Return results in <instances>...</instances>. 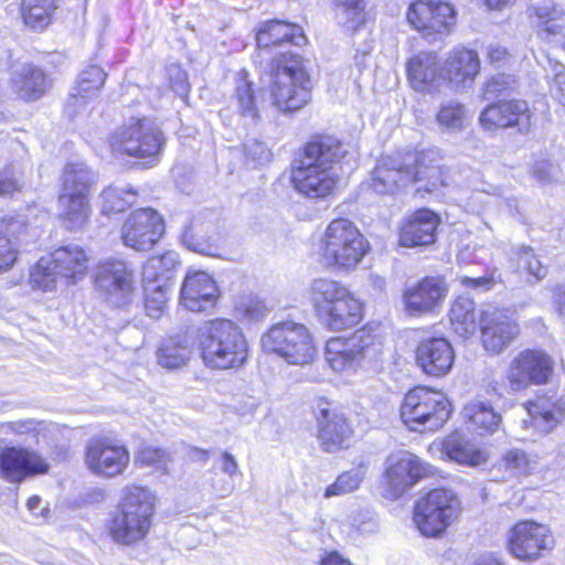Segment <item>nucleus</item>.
I'll list each match as a JSON object with an SVG mask.
<instances>
[{
	"label": "nucleus",
	"mask_w": 565,
	"mask_h": 565,
	"mask_svg": "<svg viewBox=\"0 0 565 565\" xmlns=\"http://www.w3.org/2000/svg\"><path fill=\"white\" fill-rule=\"evenodd\" d=\"M13 85L19 96L25 100L39 99L49 87L44 72L32 65L22 66L13 78Z\"/></svg>",
	"instance_id": "obj_38"
},
{
	"label": "nucleus",
	"mask_w": 565,
	"mask_h": 565,
	"mask_svg": "<svg viewBox=\"0 0 565 565\" xmlns=\"http://www.w3.org/2000/svg\"><path fill=\"white\" fill-rule=\"evenodd\" d=\"M436 121L441 129L448 132H459L468 122L466 107L454 100L445 103L439 107Z\"/></svg>",
	"instance_id": "obj_48"
},
{
	"label": "nucleus",
	"mask_w": 565,
	"mask_h": 565,
	"mask_svg": "<svg viewBox=\"0 0 565 565\" xmlns=\"http://www.w3.org/2000/svg\"><path fill=\"white\" fill-rule=\"evenodd\" d=\"M526 411L531 417V425L541 433L547 434L561 422L565 407L553 394L537 396L536 399L529 401Z\"/></svg>",
	"instance_id": "obj_30"
},
{
	"label": "nucleus",
	"mask_w": 565,
	"mask_h": 565,
	"mask_svg": "<svg viewBox=\"0 0 565 565\" xmlns=\"http://www.w3.org/2000/svg\"><path fill=\"white\" fill-rule=\"evenodd\" d=\"M497 95V128H512L521 135H529L532 128V113L525 100H499Z\"/></svg>",
	"instance_id": "obj_33"
},
{
	"label": "nucleus",
	"mask_w": 565,
	"mask_h": 565,
	"mask_svg": "<svg viewBox=\"0 0 565 565\" xmlns=\"http://www.w3.org/2000/svg\"><path fill=\"white\" fill-rule=\"evenodd\" d=\"M30 285L33 289L51 291L62 286V278L53 265L52 257H42L31 268Z\"/></svg>",
	"instance_id": "obj_45"
},
{
	"label": "nucleus",
	"mask_w": 565,
	"mask_h": 565,
	"mask_svg": "<svg viewBox=\"0 0 565 565\" xmlns=\"http://www.w3.org/2000/svg\"><path fill=\"white\" fill-rule=\"evenodd\" d=\"M137 193L132 189L108 186L100 193V210L105 215L124 212L136 202Z\"/></svg>",
	"instance_id": "obj_47"
},
{
	"label": "nucleus",
	"mask_w": 565,
	"mask_h": 565,
	"mask_svg": "<svg viewBox=\"0 0 565 565\" xmlns=\"http://www.w3.org/2000/svg\"><path fill=\"white\" fill-rule=\"evenodd\" d=\"M260 343L265 352L290 365H309L318 355L312 331L305 323L292 320L274 324L263 334Z\"/></svg>",
	"instance_id": "obj_7"
},
{
	"label": "nucleus",
	"mask_w": 565,
	"mask_h": 565,
	"mask_svg": "<svg viewBox=\"0 0 565 565\" xmlns=\"http://www.w3.org/2000/svg\"><path fill=\"white\" fill-rule=\"evenodd\" d=\"M318 420V438L324 451L335 452L349 446L352 429L343 415L323 409Z\"/></svg>",
	"instance_id": "obj_28"
},
{
	"label": "nucleus",
	"mask_w": 565,
	"mask_h": 565,
	"mask_svg": "<svg viewBox=\"0 0 565 565\" xmlns=\"http://www.w3.org/2000/svg\"><path fill=\"white\" fill-rule=\"evenodd\" d=\"M531 174L536 182L550 184L559 181L561 169L558 164L547 159H539L532 164Z\"/></svg>",
	"instance_id": "obj_58"
},
{
	"label": "nucleus",
	"mask_w": 565,
	"mask_h": 565,
	"mask_svg": "<svg viewBox=\"0 0 565 565\" xmlns=\"http://www.w3.org/2000/svg\"><path fill=\"white\" fill-rule=\"evenodd\" d=\"M23 186L22 177L14 171L12 164L0 170V195H12Z\"/></svg>",
	"instance_id": "obj_59"
},
{
	"label": "nucleus",
	"mask_w": 565,
	"mask_h": 565,
	"mask_svg": "<svg viewBox=\"0 0 565 565\" xmlns=\"http://www.w3.org/2000/svg\"><path fill=\"white\" fill-rule=\"evenodd\" d=\"M534 14L540 20L537 33L545 41L558 42L565 50V12L552 1L534 7Z\"/></svg>",
	"instance_id": "obj_34"
},
{
	"label": "nucleus",
	"mask_w": 565,
	"mask_h": 565,
	"mask_svg": "<svg viewBox=\"0 0 565 565\" xmlns=\"http://www.w3.org/2000/svg\"><path fill=\"white\" fill-rule=\"evenodd\" d=\"M462 415L469 429L479 435L491 433L494 426V409L490 402L473 401L462 409Z\"/></svg>",
	"instance_id": "obj_42"
},
{
	"label": "nucleus",
	"mask_w": 565,
	"mask_h": 565,
	"mask_svg": "<svg viewBox=\"0 0 565 565\" xmlns=\"http://www.w3.org/2000/svg\"><path fill=\"white\" fill-rule=\"evenodd\" d=\"M460 512L457 494L439 488L417 500L413 520L424 536L439 537L458 519Z\"/></svg>",
	"instance_id": "obj_10"
},
{
	"label": "nucleus",
	"mask_w": 565,
	"mask_h": 565,
	"mask_svg": "<svg viewBox=\"0 0 565 565\" xmlns=\"http://www.w3.org/2000/svg\"><path fill=\"white\" fill-rule=\"evenodd\" d=\"M169 76L171 88L181 97L186 96L189 92L186 74L180 67L171 66L169 68Z\"/></svg>",
	"instance_id": "obj_62"
},
{
	"label": "nucleus",
	"mask_w": 565,
	"mask_h": 565,
	"mask_svg": "<svg viewBox=\"0 0 565 565\" xmlns=\"http://www.w3.org/2000/svg\"><path fill=\"white\" fill-rule=\"evenodd\" d=\"M375 352V337L362 328L350 337H334L326 343V361L335 372L355 370Z\"/></svg>",
	"instance_id": "obj_12"
},
{
	"label": "nucleus",
	"mask_w": 565,
	"mask_h": 565,
	"mask_svg": "<svg viewBox=\"0 0 565 565\" xmlns=\"http://www.w3.org/2000/svg\"><path fill=\"white\" fill-rule=\"evenodd\" d=\"M95 285L109 303L121 307L134 291V275L125 262L108 259L98 265Z\"/></svg>",
	"instance_id": "obj_19"
},
{
	"label": "nucleus",
	"mask_w": 565,
	"mask_h": 565,
	"mask_svg": "<svg viewBox=\"0 0 565 565\" xmlns=\"http://www.w3.org/2000/svg\"><path fill=\"white\" fill-rule=\"evenodd\" d=\"M448 295V286L440 277H425L403 292L405 310L412 316L434 312Z\"/></svg>",
	"instance_id": "obj_21"
},
{
	"label": "nucleus",
	"mask_w": 565,
	"mask_h": 565,
	"mask_svg": "<svg viewBox=\"0 0 565 565\" xmlns=\"http://www.w3.org/2000/svg\"><path fill=\"white\" fill-rule=\"evenodd\" d=\"M435 468L408 451L391 454L385 461L384 486L388 497L399 498L420 479L435 475Z\"/></svg>",
	"instance_id": "obj_13"
},
{
	"label": "nucleus",
	"mask_w": 565,
	"mask_h": 565,
	"mask_svg": "<svg viewBox=\"0 0 565 565\" xmlns=\"http://www.w3.org/2000/svg\"><path fill=\"white\" fill-rule=\"evenodd\" d=\"M544 70L546 77L552 82L551 94L565 106V65L547 55Z\"/></svg>",
	"instance_id": "obj_55"
},
{
	"label": "nucleus",
	"mask_w": 565,
	"mask_h": 565,
	"mask_svg": "<svg viewBox=\"0 0 565 565\" xmlns=\"http://www.w3.org/2000/svg\"><path fill=\"white\" fill-rule=\"evenodd\" d=\"M364 479V471L362 468L352 469L340 475L337 480L330 484L324 492L326 498L334 495H344L356 490Z\"/></svg>",
	"instance_id": "obj_54"
},
{
	"label": "nucleus",
	"mask_w": 565,
	"mask_h": 565,
	"mask_svg": "<svg viewBox=\"0 0 565 565\" xmlns=\"http://www.w3.org/2000/svg\"><path fill=\"white\" fill-rule=\"evenodd\" d=\"M344 156L342 143L331 136L318 137L303 148V154L294 167L291 182L308 199H326L333 193L338 178L333 166Z\"/></svg>",
	"instance_id": "obj_1"
},
{
	"label": "nucleus",
	"mask_w": 565,
	"mask_h": 565,
	"mask_svg": "<svg viewBox=\"0 0 565 565\" xmlns=\"http://www.w3.org/2000/svg\"><path fill=\"white\" fill-rule=\"evenodd\" d=\"M154 504L156 497L149 489L136 484L125 487L107 524L113 541L121 545L142 541L150 530Z\"/></svg>",
	"instance_id": "obj_3"
},
{
	"label": "nucleus",
	"mask_w": 565,
	"mask_h": 565,
	"mask_svg": "<svg viewBox=\"0 0 565 565\" xmlns=\"http://www.w3.org/2000/svg\"><path fill=\"white\" fill-rule=\"evenodd\" d=\"M554 370L552 358L542 350H524L511 362L507 379L513 391L530 385H543L550 380Z\"/></svg>",
	"instance_id": "obj_16"
},
{
	"label": "nucleus",
	"mask_w": 565,
	"mask_h": 565,
	"mask_svg": "<svg viewBox=\"0 0 565 565\" xmlns=\"http://www.w3.org/2000/svg\"><path fill=\"white\" fill-rule=\"evenodd\" d=\"M407 20L426 38L446 35L456 23V12L447 2L416 0L408 8Z\"/></svg>",
	"instance_id": "obj_17"
},
{
	"label": "nucleus",
	"mask_w": 565,
	"mask_h": 565,
	"mask_svg": "<svg viewBox=\"0 0 565 565\" xmlns=\"http://www.w3.org/2000/svg\"><path fill=\"white\" fill-rule=\"evenodd\" d=\"M44 428L45 426L43 422H39L33 418L18 419L14 422L2 423L0 425L1 433L7 435L11 434L19 438L28 436L35 438Z\"/></svg>",
	"instance_id": "obj_56"
},
{
	"label": "nucleus",
	"mask_w": 565,
	"mask_h": 565,
	"mask_svg": "<svg viewBox=\"0 0 565 565\" xmlns=\"http://www.w3.org/2000/svg\"><path fill=\"white\" fill-rule=\"evenodd\" d=\"M235 310L242 320L248 322L260 321L269 312L265 302L254 295L242 296L235 305Z\"/></svg>",
	"instance_id": "obj_52"
},
{
	"label": "nucleus",
	"mask_w": 565,
	"mask_h": 565,
	"mask_svg": "<svg viewBox=\"0 0 565 565\" xmlns=\"http://www.w3.org/2000/svg\"><path fill=\"white\" fill-rule=\"evenodd\" d=\"M502 463L511 477L527 475L533 469V462L527 455L520 449L509 450L504 455Z\"/></svg>",
	"instance_id": "obj_57"
},
{
	"label": "nucleus",
	"mask_w": 565,
	"mask_h": 565,
	"mask_svg": "<svg viewBox=\"0 0 565 565\" xmlns=\"http://www.w3.org/2000/svg\"><path fill=\"white\" fill-rule=\"evenodd\" d=\"M256 41L259 47L266 49L282 42L300 46L307 42V39L301 26L280 20H273L264 22L259 26Z\"/></svg>",
	"instance_id": "obj_32"
},
{
	"label": "nucleus",
	"mask_w": 565,
	"mask_h": 565,
	"mask_svg": "<svg viewBox=\"0 0 565 565\" xmlns=\"http://www.w3.org/2000/svg\"><path fill=\"white\" fill-rule=\"evenodd\" d=\"M142 281L146 313L150 318L158 319L167 307L171 284H167L166 275H161L159 279H147L142 277Z\"/></svg>",
	"instance_id": "obj_40"
},
{
	"label": "nucleus",
	"mask_w": 565,
	"mask_h": 565,
	"mask_svg": "<svg viewBox=\"0 0 565 565\" xmlns=\"http://www.w3.org/2000/svg\"><path fill=\"white\" fill-rule=\"evenodd\" d=\"M25 231L24 220L8 216L0 222V273L10 270L19 255L20 235Z\"/></svg>",
	"instance_id": "obj_31"
},
{
	"label": "nucleus",
	"mask_w": 565,
	"mask_h": 565,
	"mask_svg": "<svg viewBox=\"0 0 565 565\" xmlns=\"http://www.w3.org/2000/svg\"><path fill=\"white\" fill-rule=\"evenodd\" d=\"M554 540L548 526L534 521H521L510 531L508 550L515 558L533 562L544 551L552 550Z\"/></svg>",
	"instance_id": "obj_15"
},
{
	"label": "nucleus",
	"mask_w": 565,
	"mask_h": 565,
	"mask_svg": "<svg viewBox=\"0 0 565 565\" xmlns=\"http://www.w3.org/2000/svg\"><path fill=\"white\" fill-rule=\"evenodd\" d=\"M269 93L273 105L281 113H294L311 99L310 79L303 68L302 57L282 53L270 62Z\"/></svg>",
	"instance_id": "obj_6"
},
{
	"label": "nucleus",
	"mask_w": 565,
	"mask_h": 565,
	"mask_svg": "<svg viewBox=\"0 0 565 565\" xmlns=\"http://www.w3.org/2000/svg\"><path fill=\"white\" fill-rule=\"evenodd\" d=\"M94 183L95 175L85 163L74 162L65 166L62 193L89 195Z\"/></svg>",
	"instance_id": "obj_41"
},
{
	"label": "nucleus",
	"mask_w": 565,
	"mask_h": 565,
	"mask_svg": "<svg viewBox=\"0 0 565 565\" xmlns=\"http://www.w3.org/2000/svg\"><path fill=\"white\" fill-rule=\"evenodd\" d=\"M454 361L455 351L445 338L425 339L417 347L416 363L429 376L443 377L447 375Z\"/></svg>",
	"instance_id": "obj_24"
},
{
	"label": "nucleus",
	"mask_w": 565,
	"mask_h": 565,
	"mask_svg": "<svg viewBox=\"0 0 565 565\" xmlns=\"http://www.w3.org/2000/svg\"><path fill=\"white\" fill-rule=\"evenodd\" d=\"M140 461L148 466H157L164 462L166 452L159 448L147 447L140 451Z\"/></svg>",
	"instance_id": "obj_63"
},
{
	"label": "nucleus",
	"mask_w": 565,
	"mask_h": 565,
	"mask_svg": "<svg viewBox=\"0 0 565 565\" xmlns=\"http://www.w3.org/2000/svg\"><path fill=\"white\" fill-rule=\"evenodd\" d=\"M513 308L497 310V353L508 347L520 333Z\"/></svg>",
	"instance_id": "obj_50"
},
{
	"label": "nucleus",
	"mask_w": 565,
	"mask_h": 565,
	"mask_svg": "<svg viewBox=\"0 0 565 565\" xmlns=\"http://www.w3.org/2000/svg\"><path fill=\"white\" fill-rule=\"evenodd\" d=\"M166 138L150 118H130L109 137L114 153L136 159L156 160L162 151Z\"/></svg>",
	"instance_id": "obj_9"
},
{
	"label": "nucleus",
	"mask_w": 565,
	"mask_h": 565,
	"mask_svg": "<svg viewBox=\"0 0 565 565\" xmlns=\"http://www.w3.org/2000/svg\"><path fill=\"white\" fill-rule=\"evenodd\" d=\"M50 256L62 278V286L76 285L86 276L89 258L83 247L73 244L62 246Z\"/></svg>",
	"instance_id": "obj_26"
},
{
	"label": "nucleus",
	"mask_w": 565,
	"mask_h": 565,
	"mask_svg": "<svg viewBox=\"0 0 565 565\" xmlns=\"http://www.w3.org/2000/svg\"><path fill=\"white\" fill-rule=\"evenodd\" d=\"M439 217L428 209H420L409 215L402 224L399 244L404 247L430 245L436 239Z\"/></svg>",
	"instance_id": "obj_25"
},
{
	"label": "nucleus",
	"mask_w": 565,
	"mask_h": 565,
	"mask_svg": "<svg viewBox=\"0 0 565 565\" xmlns=\"http://www.w3.org/2000/svg\"><path fill=\"white\" fill-rule=\"evenodd\" d=\"M438 60L431 52H420L407 63V74L417 92L429 90L437 79Z\"/></svg>",
	"instance_id": "obj_37"
},
{
	"label": "nucleus",
	"mask_w": 565,
	"mask_h": 565,
	"mask_svg": "<svg viewBox=\"0 0 565 565\" xmlns=\"http://www.w3.org/2000/svg\"><path fill=\"white\" fill-rule=\"evenodd\" d=\"M362 313L361 301L350 291L320 322L327 329L338 332L355 327Z\"/></svg>",
	"instance_id": "obj_35"
},
{
	"label": "nucleus",
	"mask_w": 565,
	"mask_h": 565,
	"mask_svg": "<svg viewBox=\"0 0 565 565\" xmlns=\"http://www.w3.org/2000/svg\"><path fill=\"white\" fill-rule=\"evenodd\" d=\"M480 71L478 53L467 49L452 50L444 63V75L456 88L466 87Z\"/></svg>",
	"instance_id": "obj_27"
},
{
	"label": "nucleus",
	"mask_w": 565,
	"mask_h": 565,
	"mask_svg": "<svg viewBox=\"0 0 565 565\" xmlns=\"http://www.w3.org/2000/svg\"><path fill=\"white\" fill-rule=\"evenodd\" d=\"M221 469L224 473H226L231 478L238 473V463H237L235 457L231 452H228V451L222 452Z\"/></svg>",
	"instance_id": "obj_64"
},
{
	"label": "nucleus",
	"mask_w": 565,
	"mask_h": 565,
	"mask_svg": "<svg viewBox=\"0 0 565 565\" xmlns=\"http://www.w3.org/2000/svg\"><path fill=\"white\" fill-rule=\"evenodd\" d=\"M183 244L191 250L206 254L210 250V245L202 237H198L196 232L193 227H189L182 235Z\"/></svg>",
	"instance_id": "obj_61"
},
{
	"label": "nucleus",
	"mask_w": 565,
	"mask_h": 565,
	"mask_svg": "<svg viewBox=\"0 0 565 565\" xmlns=\"http://www.w3.org/2000/svg\"><path fill=\"white\" fill-rule=\"evenodd\" d=\"M164 233L162 216L153 209L134 211L121 227L124 244L138 252L151 249Z\"/></svg>",
	"instance_id": "obj_18"
},
{
	"label": "nucleus",
	"mask_w": 565,
	"mask_h": 565,
	"mask_svg": "<svg viewBox=\"0 0 565 565\" xmlns=\"http://www.w3.org/2000/svg\"><path fill=\"white\" fill-rule=\"evenodd\" d=\"M235 98L241 116L252 122H256L259 118V110L256 103L254 84L245 71H241L237 74Z\"/></svg>",
	"instance_id": "obj_44"
},
{
	"label": "nucleus",
	"mask_w": 565,
	"mask_h": 565,
	"mask_svg": "<svg viewBox=\"0 0 565 565\" xmlns=\"http://www.w3.org/2000/svg\"><path fill=\"white\" fill-rule=\"evenodd\" d=\"M49 463L36 451L24 447L6 446L0 449V478L19 484L26 478L46 473Z\"/></svg>",
	"instance_id": "obj_20"
},
{
	"label": "nucleus",
	"mask_w": 565,
	"mask_h": 565,
	"mask_svg": "<svg viewBox=\"0 0 565 565\" xmlns=\"http://www.w3.org/2000/svg\"><path fill=\"white\" fill-rule=\"evenodd\" d=\"M177 256L169 252L161 256H154L147 260L143 266L142 277L147 279H159L161 275L167 276V284H170L172 270L177 266Z\"/></svg>",
	"instance_id": "obj_53"
},
{
	"label": "nucleus",
	"mask_w": 565,
	"mask_h": 565,
	"mask_svg": "<svg viewBox=\"0 0 565 565\" xmlns=\"http://www.w3.org/2000/svg\"><path fill=\"white\" fill-rule=\"evenodd\" d=\"M244 150L247 159L256 164H265L271 158V152L267 146L257 139L247 140Z\"/></svg>",
	"instance_id": "obj_60"
},
{
	"label": "nucleus",
	"mask_w": 565,
	"mask_h": 565,
	"mask_svg": "<svg viewBox=\"0 0 565 565\" xmlns=\"http://www.w3.org/2000/svg\"><path fill=\"white\" fill-rule=\"evenodd\" d=\"M438 152L423 151L419 154L384 157L377 162L370 178V188L383 195H393L402 189L423 180L437 188L441 184Z\"/></svg>",
	"instance_id": "obj_2"
},
{
	"label": "nucleus",
	"mask_w": 565,
	"mask_h": 565,
	"mask_svg": "<svg viewBox=\"0 0 565 565\" xmlns=\"http://www.w3.org/2000/svg\"><path fill=\"white\" fill-rule=\"evenodd\" d=\"M191 350L183 339L171 338L161 343L157 350L158 364L168 370L184 366L190 359Z\"/></svg>",
	"instance_id": "obj_43"
},
{
	"label": "nucleus",
	"mask_w": 565,
	"mask_h": 565,
	"mask_svg": "<svg viewBox=\"0 0 565 565\" xmlns=\"http://www.w3.org/2000/svg\"><path fill=\"white\" fill-rule=\"evenodd\" d=\"M85 466L96 477L111 479L124 475L130 454L124 444L108 437L93 438L86 444Z\"/></svg>",
	"instance_id": "obj_14"
},
{
	"label": "nucleus",
	"mask_w": 565,
	"mask_h": 565,
	"mask_svg": "<svg viewBox=\"0 0 565 565\" xmlns=\"http://www.w3.org/2000/svg\"><path fill=\"white\" fill-rule=\"evenodd\" d=\"M106 79V73L97 65H89L78 76L76 93L72 94L67 106L79 107L87 99L93 98L102 88Z\"/></svg>",
	"instance_id": "obj_39"
},
{
	"label": "nucleus",
	"mask_w": 565,
	"mask_h": 565,
	"mask_svg": "<svg viewBox=\"0 0 565 565\" xmlns=\"http://www.w3.org/2000/svg\"><path fill=\"white\" fill-rule=\"evenodd\" d=\"M54 9V0H23L22 18L30 28L43 29L49 25Z\"/></svg>",
	"instance_id": "obj_46"
},
{
	"label": "nucleus",
	"mask_w": 565,
	"mask_h": 565,
	"mask_svg": "<svg viewBox=\"0 0 565 565\" xmlns=\"http://www.w3.org/2000/svg\"><path fill=\"white\" fill-rule=\"evenodd\" d=\"M218 287L205 271H189L180 290V303L190 311L201 312L214 307L218 299Z\"/></svg>",
	"instance_id": "obj_23"
},
{
	"label": "nucleus",
	"mask_w": 565,
	"mask_h": 565,
	"mask_svg": "<svg viewBox=\"0 0 565 565\" xmlns=\"http://www.w3.org/2000/svg\"><path fill=\"white\" fill-rule=\"evenodd\" d=\"M57 205L60 216L70 231L83 228L89 220V195L61 192Z\"/></svg>",
	"instance_id": "obj_36"
},
{
	"label": "nucleus",
	"mask_w": 565,
	"mask_h": 565,
	"mask_svg": "<svg viewBox=\"0 0 565 565\" xmlns=\"http://www.w3.org/2000/svg\"><path fill=\"white\" fill-rule=\"evenodd\" d=\"M350 291L340 281L327 278L315 279L309 288V299L319 321Z\"/></svg>",
	"instance_id": "obj_29"
},
{
	"label": "nucleus",
	"mask_w": 565,
	"mask_h": 565,
	"mask_svg": "<svg viewBox=\"0 0 565 565\" xmlns=\"http://www.w3.org/2000/svg\"><path fill=\"white\" fill-rule=\"evenodd\" d=\"M516 271L529 275L527 280L539 281L547 275V269L543 266L533 249L529 246H520L516 253Z\"/></svg>",
	"instance_id": "obj_51"
},
{
	"label": "nucleus",
	"mask_w": 565,
	"mask_h": 565,
	"mask_svg": "<svg viewBox=\"0 0 565 565\" xmlns=\"http://www.w3.org/2000/svg\"><path fill=\"white\" fill-rule=\"evenodd\" d=\"M476 317L475 301L466 296L458 297L449 310L450 326L456 334L470 338L479 330L484 349L494 351V307L483 305L479 309L478 321Z\"/></svg>",
	"instance_id": "obj_11"
},
{
	"label": "nucleus",
	"mask_w": 565,
	"mask_h": 565,
	"mask_svg": "<svg viewBox=\"0 0 565 565\" xmlns=\"http://www.w3.org/2000/svg\"><path fill=\"white\" fill-rule=\"evenodd\" d=\"M370 252V244L355 223L345 217L332 220L322 233L318 255L331 270H352Z\"/></svg>",
	"instance_id": "obj_4"
},
{
	"label": "nucleus",
	"mask_w": 565,
	"mask_h": 565,
	"mask_svg": "<svg viewBox=\"0 0 565 565\" xmlns=\"http://www.w3.org/2000/svg\"><path fill=\"white\" fill-rule=\"evenodd\" d=\"M440 458L460 466L478 467L488 461L490 454L476 446L461 430H454L429 446Z\"/></svg>",
	"instance_id": "obj_22"
},
{
	"label": "nucleus",
	"mask_w": 565,
	"mask_h": 565,
	"mask_svg": "<svg viewBox=\"0 0 565 565\" xmlns=\"http://www.w3.org/2000/svg\"><path fill=\"white\" fill-rule=\"evenodd\" d=\"M451 414L447 396L426 386L411 390L401 406V417L413 431H436L449 419Z\"/></svg>",
	"instance_id": "obj_8"
},
{
	"label": "nucleus",
	"mask_w": 565,
	"mask_h": 565,
	"mask_svg": "<svg viewBox=\"0 0 565 565\" xmlns=\"http://www.w3.org/2000/svg\"><path fill=\"white\" fill-rule=\"evenodd\" d=\"M335 17L348 30H356L365 21L364 0H334Z\"/></svg>",
	"instance_id": "obj_49"
},
{
	"label": "nucleus",
	"mask_w": 565,
	"mask_h": 565,
	"mask_svg": "<svg viewBox=\"0 0 565 565\" xmlns=\"http://www.w3.org/2000/svg\"><path fill=\"white\" fill-rule=\"evenodd\" d=\"M204 363L217 370L241 367L248 358V344L242 329L232 320L205 322L199 333Z\"/></svg>",
	"instance_id": "obj_5"
}]
</instances>
